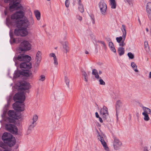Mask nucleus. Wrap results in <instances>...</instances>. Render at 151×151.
I'll return each mask as SVG.
<instances>
[{"label": "nucleus", "instance_id": "nucleus-1", "mask_svg": "<svg viewBox=\"0 0 151 151\" xmlns=\"http://www.w3.org/2000/svg\"><path fill=\"white\" fill-rule=\"evenodd\" d=\"M24 15L23 11L20 10L11 16V19L16 22L17 28L14 30V34L17 36L25 37L28 35L29 32L27 28L28 26L34 24L32 19L29 21L26 17L22 18Z\"/></svg>", "mask_w": 151, "mask_h": 151}, {"label": "nucleus", "instance_id": "nucleus-2", "mask_svg": "<svg viewBox=\"0 0 151 151\" xmlns=\"http://www.w3.org/2000/svg\"><path fill=\"white\" fill-rule=\"evenodd\" d=\"M25 96L22 92H18L14 96V100L16 102L13 105V109L16 111L15 112L13 110H9L8 112L9 117L5 119L7 122L14 123L15 119H18L22 116L21 114L19 112L24 110V101L25 99Z\"/></svg>", "mask_w": 151, "mask_h": 151}, {"label": "nucleus", "instance_id": "nucleus-3", "mask_svg": "<svg viewBox=\"0 0 151 151\" xmlns=\"http://www.w3.org/2000/svg\"><path fill=\"white\" fill-rule=\"evenodd\" d=\"M31 59V57L28 55L20 53L17 56L16 55L14 57V60L16 64H17L18 61H23L20 64V67L22 70H25L32 68L31 64L29 62Z\"/></svg>", "mask_w": 151, "mask_h": 151}, {"label": "nucleus", "instance_id": "nucleus-4", "mask_svg": "<svg viewBox=\"0 0 151 151\" xmlns=\"http://www.w3.org/2000/svg\"><path fill=\"white\" fill-rule=\"evenodd\" d=\"M2 139L4 143L9 147H12L15 144V138L13 137L12 135L10 133H4L2 136Z\"/></svg>", "mask_w": 151, "mask_h": 151}, {"label": "nucleus", "instance_id": "nucleus-5", "mask_svg": "<svg viewBox=\"0 0 151 151\" xmlns=\"http://www.w3.org/2000/svg\"><path fill=\"white\" fill-rule=\"evenodd\" d=\"M31 44L28 41L24 40L21 43L18 52L20 53L29 50L31 49Z\"/></svg>", "mask_w": 151, "mask_h": 151}, {"label": "nucleus", "instance_id": "nucleus-6", "mask_svg": "<svg viewBox=\"0 0 151 151\" xmlns=\"http://www.w3.org/2000/svg\"><path fill=\"white\" fill-rule=\"evenodd\" d=\"M142 109L144 112L142 113V115L144 116V119L146 121H148L150 119V118L148 115L151 114V110L149 108L142 106Z\"/></svg>", "mask_w": 151, "mask_h": 151}, {"label": "nucleus", "instance_id": "nucleus-7", "mask_svg": "<svg viewBox=\"0 0 151 151\" xmlns=\"http://www.w3.org/2000/svg\"><path fill=\"white\" fill-rule=\"evenodd\" d=\"M5 128L7 130L12 133L16 134L17 132V127L14 124H5Z\"/></svg>", "mask_w": 151, "mask_h": 151}, {"label": "nucleus", "instance_id": "nucleus-8", "mask_svg": "<svg viewBox=\"0 0 151 151\" xmlns=\"http://www.w3.org/2000/svg\"><path fill=\"white\" fill-rule=\"evenodd\" d=\"M113 146L114 150H117L119 149L122 145V143L115 136H113Z\"/></svg>", "mask_w": 151, "mask_h": 151}, {"label": "nucleus", "instance_id": "nucleus-9", "mask_svg": "<svg viewBox=\"0 0 151 151\" xmlns=\"http://www.w3.org/2000/svg\"><path fill=\"white\" fill-rule=\"evenodd\" d=\"M99 5L101 13L103 15H105L107 9V5L104 0H101L99 2Z\"/></svg>", "mask_w": 151, "mask_h": 151}, {"label": "nucleus", "instance_id": "nucleus-10", "mask_svg": "<svg viewBox=\"0 0 151 151\" xmlns=\"http://www.w3.org/2000/svg\"><path fill=\"white\" fill-rule=\"evenodd\" d=\"M30 84L29 83L25 81L19 83L18 90L20 91L26 90L29 88Z\"/></svg>", "mask_w": 151, "mask_h": 151}, {"label": "nucleus", "instance_id": "nucleus-11", "mask_svg": "<svg viewBox=\"0 0 151 151\" xmlns=\"http://www.w3.org/2000/svg\"><path fill=\"white\" fill-rule=\"evenodd\" d=\"M98 137L99 140L101 142L102 145L103 146L104 149L106 151H109V149L107 146L106 142H105L104 137H105V135L103 134H98Z\"/></svg>", "mask_w": 151, "mask_h": 151}, {"label": "nucleus", "instance_id": "nucleus-12", "mask_svg": "<svg viewBox=\"0 0 151 151\" xmlns=\"http://www.w3.org/2000/svg\"><path fill=\"white\" fill-rule=\"evenodd\" d=\"M13 4L9 6V9L10 10L14 9H20L24 11V8L21 6L19 2L18 1V0H13Z\"/></svg>", "mask_w": 151, "mask_h": 151}, {"label": "nucleus", "instance_id": "nucleus-13", "mask_svg": "<svg viewBox=\"0 0 151 151\" xmlns=\"http://www.w3.org/2000/svg\"><path fill=\"white\" fill-rule=\"evenodd\" d=\"M100 114L103 118L106 119L109 115L108 108L105 106H104L100 110Z\"/></svg>", "mask_w": 151, "mask_h": 151}, {"label": "nucleus", "instance_id": "nucleus-14", "mask_svg": "<svg viewBox=\"0 0 151 151\" xmlns=\"http://www.w3.org/2000/svg\"><path fill=\"white\" fill-rule=\"evenodd\" d=\"M122 28L121 29L123 33L122 37L123 38V40L122 41V42L120 44H119V46H120L123 47L125 45V43H124V41L126 37V27L124 25L122 24Z\"/></svg>", "mask_w": 151, "mask_h": 151}, {"label": "nucleus", "instance_id": "nucleus-15", "mask_svg": "<svg viewBox=\"0 0 151 151\" xmlns=\"http://www.w3.org/2000/svg\"><path fill=\"white\" fill-rule=\"evenodd\" d=\"M64 96V95L63 93H57L55 96V98L58 102L62 103L63 102Z\"/></svg>", "mask_w": 151, "mask_h": 151}, {"label": "nucleus", "instance_id": "nucleus-16", "mask_svg": "<svg viewBox=\"0 0 151 151\" xmlns=\"http://www.w3.org/2000/svg\"><path fill=\"white\" fill-rule=\"evenodd\" d=\"M146 11L147 14L148 18L151 22V2L147 3L146 6Z\"/></svg>", "mask_w": 151, "mask_h": 151}, {"label": "nucleus", "instance_id": "nucleus-17", "mask_svg": "<svg viewBox=\"0 0 151 151\" xmlns=\"http://www.w3.org/2000/svg\"><path fill=\"white\" fill-rule=\"evenodd\" d=\"M63 47L64 49V52L66 53L68 52L69 48L68 47V43L66 41L64 42L63 43Z\"/></svg>", "mask_w": 151, "mask_h": 151}, {"label": "nucleus", "instance_id": "nucleus-18", "mask_svg": "<svg viewBox=\"0 0 151 151\" xmlns=\"http://www.w3.org/2000/svg\"><path fill=\"white\" fill-rule=\"evenodd\" d=\"M24 71H22V76H25L26 77L32 76V73L31 71L25 70H23Z\"/></svg>", "mask_w": 151, "mask_h": 151}, {"label": "nucleus", "instance_id": "nucleus-19", "mask_svg": "<svg viewBox=\"0 0 151 151\" xmlns=\"http://www.w3.org/2000/svg\"><path fill=\"white\" fill-rule=\"evenodd\" d=\"M122 105V102L120 100H118L116 101V113L117 115V114L118 112H119V110L120 109Z\"/></svg>", "mask_w": 151, "mask_h": 151}, {"label": "nucleus", "instance_id": "nucleus-20", "mask_svg": "<svg viewBox=\"0 0 151 151\" xmlns=\"http://www.w3.org/2000/svg\"><path fill=\"white\" fill-rule=\"evenodd\" d=\"M22 71L17 70L15 71L14 78H17L19 77H22Z\"/></svg>", "mask_w": 151, "mask_h": 151}, {"label": "nucleus", "instance_id": "nucleus-21", "mask_svg": "<svg viewBox=\"0 0 151 151\" xmlns=\"http://www.w3.org/2000/svg\"><path fill=\"white\" fill-rule=\"evenodd\" d=\"M78 2V9L79 11L81 13H83L84 11V8L83 5L81 3V0H77Z\"/></svg>", "mask_w": 151, "mask_h": 151}, {"label": "nucleus", "instance_id": "nucleus-22", "mask_svg": "<svg viewBox=\"0 0 151 151\" xmlns=\"http://www.w3.org/2000/svg\"><path fill=\"white\" fill-rule=\"evenodd\" d=\"M109 4L112 9H114L116 8V5L115 0H109Z\"/></svg>", "mask_w": 151, "mask_h": 151}, {"label": "nucleus", "instance_id": "nucleus-23", "mask_svg": "<svg viewBox=\"0 0 151 151\" xmlns=\"http://www.w3.org/2000/svg\"><path fill=\"white\" fill-rule=\"evenodd\" d=\"M41 53L38 51L36 54V60L38 62H40L41 60Z\"/></svg>", "mask_w": 151, "mask_h": 151}, {"label": "nucleus", "instance_id": "nucleus-24", "mask_svg": "<svg viewBox=\"0 0 151 151\" xmlns=\"http://www.w3.org/2000/svg\"><path fill=\"white\" fill-rule=\"evenodd\" d=\"M109 46L112 51L115 53L116 52V50L115 48L114 44L112 42L110 41L109 42Z\"/></svg>", "mask_w": 151, "mask_h": 151}, {"label": "nucleus", "instance_id": "nucleus-25", "mask_svg": "<svg viewBox=\"0 0 151 151\" xmlns=\"http://www.w3.org/2000/svg\"><path fill=\"white\" fill-rule=\"evenodd\" d=\"M118 52L120 56L123 55L124 53V49L123 47H119L118 50Z\"/></svg>", "mask_w": 151, "mask_h": 151}, {"label": "nucleus", "instance_id": "nucleus-26", "mask_svg": "<svg viewBox=\"0 0 151 151\" xmlns=\"http://www.w3.org/2000/svg\"><path fill=\"white\" fill-rule=\"evenodd\" d=\"M34 12L37 19L38 20H40V12L37 10H36Z\"/></svg>", "mask_w": 151, "mask_h": 151}, {"label": "nucleus", "instance_id": "nucleus-27", "mask_svg": "<svg viewBox=\"0 0 151 151\" xmlns=\"http://www.w3.org/2000/svg\"><path fill=\"white\" fill-rule=\"evenodd\" d=\"M92 74L95 76V77L96 78H99V76L98 74L97 71L96 69H94L92 70Z\"/></svg>", "mask_w": 151, "mask_h": 151}, {"label": "nucleus", "instance_id": "nucleus-28", "mask_svg": "<svg viewBox=\"0 0 151 151\" xmlns=\"http://www.w3.org/2000/svg\"><path fill=\"white\" fill-rule=\"evenodd\" d=\"M36 122H32L29 125L28 131H30L36 126Z\"/></svg>", "mask_w": 151, "mask_h": 151}, {"label": "nucleus", "instance_id": "nucleus-29", "mask_svg": "<svg viewBox=\"0 0 151 151\" xmlns=\"http://www.w3.org/2000/svg\"><path fill=\"white\" fill-rule=\"evenodd\" d=\"M131 65L132 67L134 69V71L135 72H138V70L137 69V67L134 62H132L131 63Z\"/></svg>", "mask_w": 151, "mask_h": 151}, {"label": "nucleus", "instance_id": "nucleus-30", "mask_svg": "<svg viewBox=\"0 0 151 151\" xmlns=\"http://www.w3.org/2000/svg\"><path fill=\"white\" fill-rule=\"evenodd\" d=\"M116 40L117 42L119 43V44L122 42V41L123 40V38L122 37H117L116 38Z\"/></svg>", "mask_w": 151, "mask_h": 151}, {"label": "nucleus", "instance_id": "nucleus-31", "mask_svg": "<svg viewBox=\"0 0 151 151\" xmlns=\"http://www.w3.org/2000/svg\"><path fill=\"white\" fill-rule=\"evenodd\" d=\"M144 47L145 48L146 51H148L149 50V46L148 44V43L147 41H145L144 42Z\"/></svg>", "mask_w": 151, "mask_h": 151}, {"label": "nucleus", "instance_id": "nucleus-32", "mask_svg": "<svg viewBox=\"0 0 151 151\" xmlns=\"http://www.w3.org/2000/svg\"><path fill=\"white\" fill-rule=\"evenodd\" d=\"M0 147L4 149H5L7 147L6 145L2 142H0Z\"/></svg>", "mask_w": 151, "mask_h": 151}, {"label": "nucleus", "instance_id": "nucleus-33", "mask_svg": "<svg viewBox=\"0 0 151 151\" xmlns=\"http://www.w3.org/2000/svg\"><path fill=\"white\" fill-rule=\"evenodd\" d=\"M38 118V116L37 115H34L32 118L33 122H36Z\"/></svg>", "mask_w": 151, "mask_h": 151}, {"label": "nucleus", "instance_id": "nucleus-34", "mask_svg": "<svg viewBox=\"0 0 151 151\" xmlns=\"http://www.w3.org/2000/svg\"><path fill=\"white\" fill-rule=\"evenodd\" d=\"M127 55L130 59H133L134 58V55L131 52L128 53Z\"/></svg>", "mask_w": 151, "mask_h": 151}, {"label": "nucleus", "instance_id": "nucleus-35", "mask_svg": "<svg viewBox=\"0 0 151 151\" xmlns=\"http://www.w3.org/2000/svg\"><path fill=\"white\" fill-rule=\"evenodd\" d=\"M98 42H99L102 44L103 45V47L104 48V49L105 50H106V45L105 42L104 41H98Z\"/></svg>", "mask_w": 151, "mask_h": 151}, {"label": "nucleus", "instance_id": "nucleus-36", "mask_svg": "<svg viewBox=\"0 0 151 151\" xmlns=\"http://www.w3.org/2000/svg\"><path fill=\"white\" fill-rule=\"evenodd\" d=\"M53 60H54V64L55 66H57L58 65V61L56 57H55L54 58H53Z\"/></svg>", "mask_w": 151, "mask_h": 151}, {"label": "nucleus", "instance_id": "nucleus-37", "mask_svg": "<svg viewBox=\"0 0 151 151\" xmlns=\"http://www.w3.org/2000/svg\"><path fill=\"white\" fill-rule=\"evenodd\" d=\"M65 80L66 84L68 86L69 85V80L68 78L67 77H65Z\"/></svg>", "mask_w": 151, "mask_h": 151}, {"label": "nucleus", "instance_id": "nucleus-38", "mask_svg": "<svg viewBox=\"0 0 151 151\" xmlns=\"http://www.w3.org/2000/svg\"><path fill=\"white\" fill-rule=\"evenodd\" d=\"M129 4L131 6H133V0H126Z\"/></svg>", "mask_w": 151, "mask_h": 151}, {"label": "nucleus", "instance_id": "nucleus-39", "mask_svg": "<svg viewBox=\"0 0 151 151\" xmlns=\"http://www.w3.org/2000/svg\"><path fill=\"white\" fill-rule=\"evenodd\" d=\"M100 84L102 85H104L105 84V82L103 80L101 79L99 80Z\"/></svg>", "mask_w": 151, "mask_h": 151}, {"label": "nucleus", "instance_id": "nucleus-40", "mask_svg": "<svg viewBox=\"0 0 151 151\" xmlns=\"http://www.w3.org/2000/svg\"><path fill=\"white\" fill-rule=\"evenodd\" d=\"M45 79V76L44 75H41L40 76V78L39 79L40 81H44Z\"/></svg>", "mask_w": 151, "mask_h": 151}, {"label": "nucleus", "instance_id": "nucleus-41", "mask_svg": "<svg viewBox=\"0 0 151 151\" xmlns=\"http://www.w3.org/2000/svg\"><path fill=\"white\" fill-rule=\"evenodd\" d=\"M84 77V81L86 82H87L88 81V77L87 75H86L83 76Z\"/></svg>", "mask_w": 151, "mask_h": 151}, {"label": "nucleus", "instance_id": "nucleus-42", "mask_svg": "<svg viewBox=\"0 0 151 151\" xmlns=\"http://www.w3.org/2000/svg\"><path fill=\"white\" fill-rule=\"evenodd\" d=\"M65 4V6L66 7H68L69 6V0H66Z\"/></svg>", "mask_w": 151, "mask_h": 151}, {"label": "nucleus", "instance_id": "nucleus-43", "mask_svg": "<svg viewBox=\"0 0 151 151\" xmlns=\"http://www.w3.org/2000/svg\"><path fill=\"white\" fill-rule=\"evenodd\" d=\"M36 62L35 65V66L36 67H37L40 64V62H38L37 61H36Z\"/></svg>", "mask_w": 151, "mask_h": 151}, {"label": "nucleus", "instance_id": "nucleus-44", "mask_svg": "<svg viewBox=\"0 0 151 151\" xmlns=\"http://www.w3.org/2000/svg\"><path fill=\"white\" fill-rule=\"evenodd\" d=\"M49 56L50 57H53V58H54L55 57H56L55 54L54 53H50L49 55Z\"/></svg>", "mask_w": 151, "mask_h": 151}, {"label": "nucleus", "instance_id": "nucleus-45", "mask_svg": "<svg viewBox=\"0 0 151 151\" xmlns=\"http://www.w3.org/2000/svg\"><path fill=\"white\" fill-rule=\"evenodd\" d=\"M77 19L80 21H81L82 20V17L79 15H77Z\"/></svg>", "mask_w": 151, "mask_h": 151}, {"label": "nucleus", "instance_id": "nucleus-46", "mask_svg": "<svg viewBox=\"0 0 151 151\" xmlns=\"http://www.w3.org/2000/svg\"><path fill=\"white\" fill-rule=\"evenodd\" d=\"M82 75L83 76H85L86 75H87V73L84 70H82Z\"/></svg>", "mask_w": 151, "mask_h": 151}, {"label": "nucleus", "instance_id": "nucleus-47", "mask_svg": "<svg viewBox=\"0 0 151 151\" xmlns=\"http://www.w3.org/2000/svg\"><path fill=\"white\" fill-rule=\"evenodd\" d=\"M91 19H92V23L94 24L95 23V20L94 19L93 17L92 16H91Z\"/></svg>", "mask_w": 151, "mask_h": 151}, {"label": "nucleus", "instance_id": "nucleus-48", "mask_svg": "<svg viewBox=\"0 0 151 151\" xmlns=\"http://www.w3.org/2000/svg\"><path fill=\"white\" fill-rule=\"evenodd\" d=\"M95 115H96V118H99L100 117L99 116V115L98 114V112H96V113H95Z\"/></svg>", "mask_w": 151, "mask_h": 151}, {"label": "nucleus", "instance_id": "nucleus-49", "mask_svg": "<svg viewBox=\"0 0 151 151\" xmlns=\"http://www.w3.org/2000/svg\"><path fill=\"white\" fill-rule=\"evenodd\" d=\"M4 2L5 3H8V2L11 1L12 0H4Z\"/></svg>", "mask_w": 151, "mask_h": 151}, {"label": "nucleus", "instance_id": "nucleus-50", "mask_svg": "<svg viewBox=\"0 0 151 151\" xmlns=\"http://www.w3.org/2000/svg\"><path fill=\"white\" fill-rule=\"evenodd\" d=\"M99 121L100 122H101V123H102L103 122V120L102 119V118H101L100 117H99Z\"/></svg>", "mask_w": 151, "mask_h": 151}, {"label": "nucleus", "instance_id": "nucleus-51", "mask_svg": "<svg viewBox=\"0 0 151 151\" xmlns=\"http://www.w3.org/2000/svg\"><path fill=\"white\" fill-rule=\"evenodd\" d=\"M136 116L137 117V119H139V116L138 113H137L136 114Z\"/></svg>", "mask_w": 151, "mask_h": 151}, {"label": "nucleus", "instance_id": "nucleus-52", "mask_svg": "<svg viewBox=\"0 0 151 151\" xmlns=\"http://www.w3.org/2000/svg\"><path fill=\"white\" fill-rule=\"evenodd\" d=\"M107 40L108 41L110 42L111 41V39L110 38H108V39Z\"/></svg>", "mask_w": 151, "mask_h": 151}, {"label": "nucleus", "instance_id": "nucleus-53", "mask_svg": "<svg viewBox=\"0 0 151 151\" xmlns=\"http://www.w3.org/2000/svg\"><path fill=\"white\" fill-rule=\"evenodd\" d=\"M149 77L151 78V72H150Z\"/></svg>", "mask_w": 151, "mask_h": 151}, {"label": "nucleus", "instance_id": "nucleus-54", "mask_svg": "<svg viewBox=\"0 0 151 151\" xmlns=\"http://www.w3.org/2000/svg\"><path fill=\"white\" fill-rule=\"evenodd\" d=\"M102 73V72L101 70L99 71V74H101Z\"/></svg>", "mask_w": 151, "mask_h": 151}, {"label": "nucleus", "instance_id": "nucleus-55", "mask_svg": "<svg viewBox=\"0 0 151 151\" xmlns=\"http://www.w3.org/2000/svg\"><path fill=\"white\" fill-rule=\"evenodd\" d=\"M9 19L8 18H6V20L7 22H9Z\"/></svg>", "mask_w": 151, "mask_h": 151}, {"label": "nucleus", "instance_id": "nucleus-56", "mask_svg": "<svg viewBox=\"0 0 151 151\" xmlns=\"http://www.w3.org/2000/svg\"><path fill=\"white\" fill-rule=\"evenodd\" d=\"M4 14L5 15H6L7 14V12L6 11H4Z\"/></svg>", "mask_w": 151, "mask_h": 151}, {"label": "nucleus", "instance_id": "nucleus-57", "mask_svg": "<svg viewBox=\"0 0 151 151\" xmlns=\"http://www.w3.org/2000/svg\"><path fill=\"white\" fill-rule=\"evenodd\" d=\"M85 53L86 54H88V52L87 51V50H86L85 51Z\"/></svg>", "mask_w": 151, "mask_h": 151}, {"label": "nucleus", "instance_id": "nucleus-58", "mask_svg": "<svg viewBox=\"0 0 151 151\" xmlns=\"http://www.w3.org/2000/svg\"><path fill=\"white\" fill-rule=\"evenodd\" d=\"M146 30L147 32H148L149 31L148 29L147 28H146Z\"/></svg>", "mask_w": 151, "mask_h": 151}, {"label": "nucleus", "instance_id": "nucleus-59", "mask_svg": "<svg viewBox=\"0 0 151 151\" xmlns=\"http://www.w3.org/2000/svg\"><path fill=\"white\" fill-rule=\"evenodd\" d=\"M10 37L11 38H12V35L10 34Z\"/></svg>", "mask_w": 151, "mask_h": 151}, {"label": "nucleus", "instance_id": "nucleus-60", "mask_svg": "<svg viewBox=\"0 0 151 151\" xmlns=\"http://www.w3.org/2000/svg\"><path fill=\"white\" fill-rule=\"evenodd\" d=\"M13 41H14V42H15V39H13Z\"/></svg>", "mask_w": 151, "mask_h": 151}, {"label": "nucleus", "instance_id": "nucleus-61", "mask_svg": "<svg viewBox=\"0 0 151 151\" xmlns=\"http://www.w3.org/2000/svg\"><path fill=\"white\" fill-rule=\"evenodd\" d=\"M4 151H8V150H5Z\"/></svg>", "mask_w": 151, "mask_h": 151}, {"label": "nucleus", "instance_id": "nucleus-62", "mask_svg": "<svg viewBox=\"0 0 151 151\" xmlns=\"http://www.w3.org/2000/svg\"><path fill=\"white\" fill-rule=\"evenodd\" d=\"M47 0L49 1H50V0Z\"/></svg>", "mask_w": 151, "mask_h": 151}]
</instances>
